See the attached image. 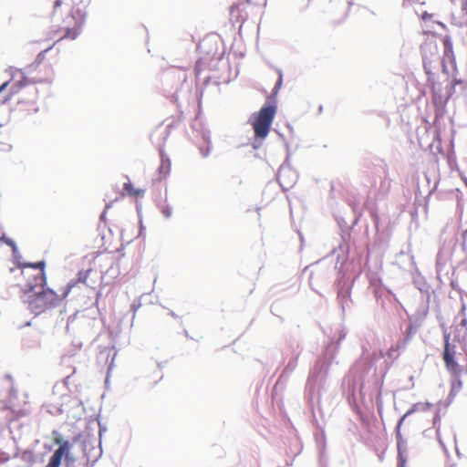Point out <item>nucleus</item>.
Listing matches in <instances>:
<instances>
[{"mask_svg": "<svg viewBox=\"0 0 467 467\" xmlns=\"http://www.w3.org/2000/svg\"><path fill=\"white\" fill-rule=\"evenodd\" d=\"M405 462H406V460H405L403 454L401 453V451L399 450V464L397 467H405Z\"/></svg>", "mask_w": 467, "mask_h": 467, "instance_id": "15", "label": "nucleus"}, {"mask_svg": "<svg viewBox=\"0 0 467 467\" xmlns=\"http://www.w3.org/2000/svg\"><path fill=\"white\" fill-rule=\"evenodd\" d=\"M45 262L36 264H25L21 269V275L25 281L23 289L26 293L33 292L36 287L42 288L46 284Z\"/></svg>", "mask_w": 467, "mask_h": 467, "instance_id": "5", "label": "nucleus"}, {"mask_svg": "<svg viewBox=\"0 0 467 467\" xmlns=\"http://www.w3.org/2000/svg\"><path fill=\"white\" fill-rule=\"evenodd\" d=\"M1 241L5 242L7 245L12 247L14 252L16 251L17 247L16 243L12 239L6 238L4 234H0V242Z\"/></svg>", "mask_w": 467, "mask_h": 467, "instance_id": "12", "label": "nucleus"}, {"mask_svg": "<svg viewBox=\"0 0 467 467\" xmlns=\"http://www.w3.org/2000/svg\"><path fill=\"white\" fill-rule=\"evenodd\" d=\"M143 194L144 191L135 188L131 182H128L124 183L122 195H129L130 197L137 198L142 196Z\"/></svg>", "mask_w": 467, "mask_h": 467, "instance_id": "10", "label": "nucleus"}, {"mask_svg": "<svg viewBox=\"0 0 467 467\" xmlns=\"http://www.w3.org/2000/svg\"><path fill=\"white\" fill-rule=\"evenodd\" d=\"M110 207H111V203H108V204L106 205L105 210H104V212H103V213H102V214H101V218H102V219L104 218V216H105V214H106L107 211H108Z\"/></svg>", "mask_w": 467, "mask_h": 467, "instance_id": "17", "label": "nucleus"}, {"mask_svg": "<svg viewBox=\"0 0 467 467\" xmlns=\"http://www.w3.org/2000/svg\"><path fill=\"white\" fill-rule=\"evenodd\" d=\"M85 19L86 12L80 6H70L68 4H64L61 0H57L53 6L51 16L52 26L47 34L48 38L54 39V43L64 39H76L80 33ZM54 45L55 44L37 55L36 60L37 65L45 59L46 53L51 49Z\"/></svg>", "mask_w": 467, "mask_h": 467, "instance_id": "1", "label": "nucleus"}, {"mask_svg": "<svg viewBox=\"0 0 467 467\" xmlns=\"http://www.w3.org/2000/svg\"><path fill=\"white\" fill-rule=\"evenodd\" d=\"M24 85L25 84H23L22 81H14L13 79L5 81L2 85H0V93L5 89H8L9 91V95L5 98L4 102L9 100L11 99V96L17 93L20 88Z\"/></svg>", "mask_w": 467, "mask_h": 467, "instance_id": "8", "label": "nucleus"}, {"mask_svg": "<svg viewBox=\"0 0 467 467\" xmlns=\"http://www.w3.org/2000/svg\"><path fill=\"white\" fill-rule=\"evenodd\" d=\"M443 47H444V57L450 61L452 62L454 60V53H453V47L451 40L450 36H446L442 39Z\"/></svg>", "mask_w": 467, "mask_h": 467, "instance_id": "11", "label": "nucleus"}, {"mask_svg": "<svg viewBox=\"0 0 467 467\" xmlns=\"http://www.w3.org/2000/svg\"><path fill=\"white\" fill-rule=\"evenodd\" d=\"M462 249L467 255V231L463 234L462 237Z\"/></svg>", "mask_w": 467, "mask_h": 467, "instance_id": "16", "label": "nucleus"}, {"mask_svg": "<svg viewBox=\"0 0 467 467\" xmlns=\"http://www.w3.org/2000/svg\"><path fill=\"white\" fill-rule=\"evenodd\" d=\"M92 269L80 270L77 275V278L72 279L64 288L65 294L68 295L69 292L76 287L78 284H86Z\"/></svg>", "mask_w": 467, "mask_h": 467, "instance_id": "7", "label": "nucleus"}, {"mask_svg": "<svg viewBox=\"0 0 467 467\" xmlns=\"http://www.w3.org/2000/svg\"><path fill=\"white\" fill-rule=\"evenodd\" d=\"M40 292L28 296V306L32 313L38 315L45 310L55 307L67 296L63 289L60 293H56L52 289L40 288Z\"/></svg>", "mask_w": 467, "mask_h": 467, "instance_id": "4", "label": "nucleus"}, {"mask_svg": "<svg viewBox=\"0 0 467 467\" xmlns=\"http://www.w3.org/2000/svg\"><path fill=\"white\" fill-rule=\"evenodd\" d=\"M451 335L444 334L442 359L447 371L454 378L460 379L467 374V350L450 342Z\"/></svg>", "mask_w": 467, "mask_h": 467, "instance_id": "2", "label": "nucleus"}, {"mask_svg": "<svg viewBox=\"0 0 467 467\" xmlns=\"http://www.w3.org/2000/svg\"><path fill=\"white\" fill-rule=\"evenodd\" d=\"M55 443L59 444V447L55 451L46 467H59L63 456H66L67 459L69 456L71 448L69 441L57 438Z\"/></svg>", "mask_w": 467, "mask_h": 467, "instance_id": "6", "label": "nucleus"}, {"mask_svg": "<svg viewBox=\"0 0 467 467\" xmlns=\"http://www.w3.org/2000/svg\"><path fill=\"white\" fill-rule=\"evenodd\" d=\"M276 111V102L273 99L272 101H267L258 112L252 116L250 124L253 127L255 139L264 140L268 136Z\"/></svg>", "mask_w": 467, "mask_h": 467, "instance_id": "3", "label": "nucleus"}, {"mask_svg": "<svg viewBox=\"0 0 467 467\" xmlns=\"http://www.w3.org/2000/svg\"><path fill=\"white\" fill-rule=\"evenodd\" d=\"M281 84H282V78L279 77L278 81L275 87V89H278L280 88Z\"/></svg>", "mask_w": 467, "mask_h": 467, "instance_id": "19", "label": "nucleus"}, {"mask_svg": "<svg viewBox=\"0 0 467 467\" xmlns=\"http://www.w3.org/2000/svg\"><path fill=\"white\" fill-rule=\"evenodd\" d=\"M49 79H50V77H46V78H39L36 79V81L45 82V81H48Z\"/></svg>", "mask_w": 467, "mask_h": 467, "instance_id": "18", "label": "nucleus"}, {"mask_svg": "<svg viewBox=\"0 0 467 467\" xmlns=\"http://www.w3.org/2000/svg\"><path fill=\"white\" fill-rule=\"evenodd\" d=\"M412 410H409V411H408V412H407L403 417H401V419H400V423H399V424H400V423L403 421V420H404V419H405V418H406L410 413H411V412H412Z\"/></svg>", "mask_w": 467, "mask_h": 467, "instance_id": "20", "label": "nucleus"}, {"mask_svg": "<svg viewBox=\"0 0 467 467\" xmlns=\"http://www.w3.org/2000/svg\"><path fill=\"white\" fill-rule=\"evenodd\" d=\"M464 1H465V3L467 2V0H464Z\"/></svg>", "mask_w": 467, "mask_h": 467, "instance_id": "21", "label": "nucleus"}, {"mask_svg": "<svg viewBox=\"0 0 467 467\" xmlns=\"http://www.w3.org/2000/svg\"><path fill=\"white\" fill-rule=\"evenodd\" d=\"M290 172V170L288 169H282L280 170L279 173H278V181L280 182V184H283V181L286 175V173Z\"/></svg>", "mask_w": 467, "mask_h": 467, "instance_id": "14", "label": "nucleus"}, {"mask_svg": "<svg viewBox=\"0 0 467 467\" xmlns=\"http://www.w3.org/2000/svg\"><path fill=\"white\" fill-rule=\"evenodd\" d=\"M161 212L165 218H170L172 213V209L168 204H165L161 207Z\"/></svg>", "mask_w": 467, "mask_h": 467, "instance_id": "13", "label": "nucleus"}, {"mask_svg": "<svg viewBox=\"0 0 467 467\" xmlns=\"http://www.w3.org/2000/svg\"><path fill=\"white\" fill-rule=\"evenodd\" d=\"M171 166V164L170 159L161 154V164L158 169L160 179L166 178L170 174Z\"/></svg>", "mask_w": 467, "mask_h": 467, "instance_id": "9", "label": "nucleus"}]
</instances>
